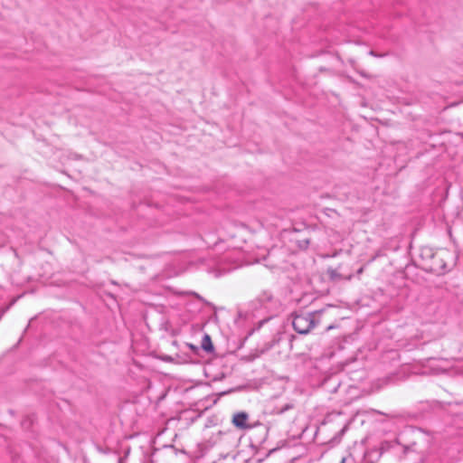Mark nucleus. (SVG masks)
I'll return each instance as SVG.
<instances>
[{"instance_id": "1", "label": "nucleus", "mask_w": 463, "mask_h": 463, "mask_svg": "<svg viewBox=\"0 0 463 463\" xmlns=\"http://www.w3.org/2000/svg\"><path fill=\"white\" fill-rule=\"evenodd\" d=\"M325 311H318L314 314L297 315L292 322L294 329L299 334H307L314 326V322H320Z\"/></svg>"}, {"instance_id": "2", "label": "nucleus", "mask_w": 463, "mask_h": 463, "mask_svg": "<svg viewBox=\"0 0 463 463\" xmlns=\"http://www.w3.org/2000/svg\"><path fill=\"white\" fill-rule=\"evenodd\" d=\"M248 419L249 415L246 412L241 411L233 415L232 422L236 428L245 430L250 428Z\"/></svg>"}, {"instance_id": "3", "label": "nucleus", "mask_w": 463, "mask_h": 463, "mask_svg": "<svg viewBox=\"0 0 463 463\" xmlns=\"http://www.w3.org/2000/svg\"><path fill=\"white\" fill-rule=\"evenodd\" d=\"M328 274H329L330 278L333 279H351L352 277H353L351 272H348V273H339L335 269H328Z\"/></svg>"}, {"instance_id": "4", "label": "nucleus", "mask_w": 463, "mask_h": 463, "mask_svg": "<svg viewBox=\"0 0 463 463\" xmlns=\"http://www.w3.org/2000/svg\"><path fill=\"white\" fill-rule=\"evenodd\" d=\"M202 348L206 352H211L213 349V345L210 335H205L202 341Z\"/></svg>"}, {"instance_id": "5", "label": "nucleus", "mask_w": 463, "mask_h": 463, "mask_svg": "<svg viewBox=\"0 0 463 463\" xmlns=\"http://www.w3.org/2000/svg\"><path fill=\"white\" fill-rule=\"evenodd\" d=\"M364 272V268L361 267L358 270H357V273L358 274H362Z\"/></svg>"}, {"instance_id": "6", "label": "nucleus", "mask_w": 463, "mask_h": 463, "mask_svg": "<svg viewBox=\"0 0 463 463\" xmlns=\"http://www.w3.org/2000/svg\"><path fill=\"white\" fill-rule=\"evenodd\" d=\"M331 328H333V326L332 325H328L327 326V329H331Z\"/></svg>"}, {"instance_id": "7", "label": "nucleus", "mask_w": 463, "mask_h": 463, "mask_svg": "<svg viewBox=\"0 0 463 463\" xmlns=\"http://www.w3.org/2000/svg\"><path fill=\"white\" fill-rule=\"evenodd\" d=\"M341 463H345V458L342 459V462Z\"/></svg>"}]
</instances>
